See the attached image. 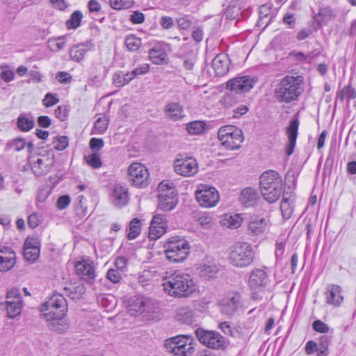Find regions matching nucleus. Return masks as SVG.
Returning a JSON list of instances; mask_svg holds the SVG:
<instances>
[{"label": "nucleus", "mask_w": 356, "mask_h": 356, "mask_svg": "<svg viewBox=\"0 0 356 356\" xmlns=\"http://www.w3.org/2000/svg\"><path fill=\"white\" fill-rule=\"evenodd\" d=\"M162 286L163 291L174 298H188L197 289L191 275L179 271L166 276Z\"/></svg>", "instance_id": "nucleus-1"}, {"label": "nucleus", "mask_w": 356, "mask_h": 356, "mask_svg": "<svg viewBox=\"0 0 356 356\" xmlns=\"http://www.w3.org/2000/svg\"><path fill=\"white\" fill-rule=\"evenodd\" d=\"M303 77L287 75L282 78L274 90V97L280 103L295 101L302 92Z\"/></svg>", "instance_id": "nucleus-2"}, {"label": "nucleus", "mask_w": 356, "mask_h": 356, "mask_svg": "<svg viewBox=\"0 0 356 356\" xmlns=\"http://www.w3.org/2000/svg\"><path fill=\"white\" fill-rule=\"evenodd\" d=\"M259 185L263 197L269 203L275 202L282 193V178L275 170H269L263 172L260 176Z\"/></svg>", "instance_id": "nucleus-3"}, {"label": "nucleus", "mask_w": 356, "mask_h": 356, "mask_svg": "<svg viewBox=\"0 0 356 356\" xmlns=\"http://www.w3.org/2000/svg\"><path fill=\"white\" fill-rule=\"evenodd\" d=\"M164 248L167 259L173 263L184 261L190 252L188 242L178 236L170 238L165 243Z\"/></svg>", "instance_id": "nucleus-4"}, {"label": "nucleus", "mask_w": 356, "mask_h": 356, "mask_svg": "<svg viewBox=\"0 0 356 356\" xmlns=\"http://www.w3.org/2000/svg\"><path fill=\"white\" fill-rule=\"evenodd\" d=\"M254 253L251 244L238 242L232 248L229 254L230 263L238 268L249 266L254 261Z\"/></svg>", "instance_id": "nucleus-5"}, {"label": "nucleus", "mask_w": 356, "mask_h": 356, "mask_svg": "<svg viewBox=\"0 0 356 356\" xmlns=\"http://www.w3.org/2000/svg\"><path fill=\"white\" fill-rule=\"evenodd\" d=\"M166 351L174 356H191L195 351L193 340L188 335H178L165 339Z\"/></svg>", "instance_id": "nucleus-6"}, {"label": "nucleus", "mask_w": 356, "mask_h": 356, "mask_svg": "<svg viewBox=\"0 0 356 356\" xmlns=\"http://www.w3.org/2000/svg\"><path fill=\"white\" fill-rule=\"evenodd\" d=\"M218 137L222 145L229 150L238 149L244 140L243 131L234 125H225L220 127Z\"/></svg>", "instance_id": "nucleus-7"}, {"label": "nucleus", "mask_w": 356, "mask_h": 356, "mask_svg": "<svg viewBox=\"0 0 356 356\" xmlns=\"http://www.w3.org/2000/svg\"><path fill=\"white\" fill-rule=\"evenodd\" d=\"M54 302H58V307L62 308L63 310L57 312L56 316L51 313L44 314H43V318L45 319L49 330L52 332L61 333L65 332L69 327L66 318L67 309L65 308L64 301H63L62 298L60 299V302H50L49 305H50L51 309H53L52 304H54Z\"/></svg>", "instance_id": "nucleus-8"}, {"label": "nucleus", "mask_w": 356, "mask_h": 356, "mask_svg": "<svg viewBox=\"0 0 356 356\" xmlns=\"http://www.w3.org/2000/svg\"><path fill=\"white\" fill-rule=\"evenodd\" d=\"M158 190V209L163 211L173 209L177 203V193L173 184L162 181L159 184Z\"/></svg>", "instance_id": "nucleus-9"}, {"label": "nucleus", "mask_w": 356, "mask_h": 356, "mask_svg": "<svg viewBox=\"0 0 356 356\" xmlns=\"http://www.w3.org/2000/svg\"><path fill=\"white\" fill-rule=\"evenodd\" d=\"M129 180L137 188H145L149 184V174L147 168L140 163H133L128 168Z\"/></svg>", "instance_id": "nucleus-10"}, {"label": "nucleus", "mask_w": 356, "mask_h": 356, "mask_svg": "<svg viewBox=\"0 0 356 356\" xmlns=\"http://www.w3.org/2000/svg\"><path fill=\"white\" fill-rule=\"evenodd\" d=\"M195 197L200 205L206 208L215 207L220 200L216 188L207 185L200 186L195 192Z\"/></svg>", "instance_id": "nucleus-11"}, {"label": "nucleus", "mask_w": 356, "mask_h": 356, "mask_svg": "<svg viewBox=\"0 0 356 356\" xmlns=\"http://www.w3.org/2000/svg\"><path fill=\"white\" fill-rule=\"evenodd\" d=\"M195 333L200 342L210 348L219 349L225 345L224 337L218 332L198 328L196 330Z\"/></svg>", "instance_id": "nucleus-12"}, {"label": "nucleus", "mask_w": 356, "mask_h": 356, "mask_svg": "<svg viewBox=\"0 0 356 356\" xmlns=\"http://www.w3.org/2000/svg\"><path fill=\"white\" fill-rule=\"evenodd\" d=\"M54 163V154L51 151L46 154H40L39 157L31 164V170L37 177L49 173Z\"/></svg>", "instance_id": "nucleus-13"}, {"label": "nucleus", "mask_w": 356, "mask_h": 356, "mask_svg": "<svg viewBox=\"0 0 356 356\" xmlns=\"http://www.w3.org/2000/svg\"><path fill=\"white\" fill-rule=\"evenodd\" d=\"M175 172L183 177H191L198 172V163L192 157L178 158L173 164Z\"/></svg>", "instance_id": "nucleus-14"}, {"label": "nucleus", "mask_w": 356, "mask_h": 356, "mask_svg": "<svg viewBox=\"0 0 356 356\" xmlns=\"http://www.w3.org/2000/svg\"><path fill=\"white\" fill-rule=\"evenodd\" d=\"M257 82L254 76H241L229 80L227 82V89L236 91L241 94L250 91Z\"/></svg>", "instance_id": "nucleus-15"}, {"label": "nucleus", "mask_w": 356, "mask_h": 356, "mask_svg": "<svg viewBox=\"0 0 356 356\" xmlns=\"http://www.w3.org/2000/svg\"><path fill=\"white\" fill-rule=\"evenodd\" d=\"M76 275L89 284H92L95 278L93 263L90 260L82 259L75 263Z\"/></svg>", "instance_id": "nucleus-16"}, {"label": "nucleus", "mask_w": 356, "mask_h": 356, "mask_svg": "<svg viewBox=\"0 0 356 356\" xmlns=\"http://www.w3.org/2000/svg\"><path fill=\"white\" fill-rule=\"evenodd\" d=\"M155 302L145 298H137L129 305V312L132 316H137L144 312L154 313Z\"/></svg>", "instance_id": "nucleus-17"}, {"label": "nucleus", "mask_w": 356, "mask_h": 356, "mask_svg": "<svg viewBox=\"0 0 356 356\" xmlns=\"http://www.w3.org/2000/svg\"><path fill=\"white\" fill-rule=\"evenodd\" d=\"M240 302L241 296L239 293H228L220 302L221 313L229 316H232L238 309Z\"/></svg>", "instance_id": "nucleus-18"}, {"label": "nucleus", "mask_w": 356, "mask_h": 356, "mask_svg": "<svg viewBox=\"0 0 356 356\" xmlns=\"http://www.w3.org/2000/svg\"><path fill=\"white\" fill-rule=\"evenodd\" d=\"M40 240L38 237L29 236L24 245V257L29 262L35 261L40 255Z\"/></svg>", "instance_id": "nucleus-19"}, {"label": "nucleus", "mask_w": 356, "mask_h": 356, "mask_svg": "<svg viewBox=\"0 0 356 356\" xmlns=\"http://www.w3.org/2000/svg\"><path fill=\"white\" fill-rule=\"evenodd\" d=\"M167 229V220L163 214H155L150 223L149 238L156 240L162 236Z\"/></svg>", "instance_id": "nucleus-20"}, {"label": "nucleus", "mask_w": 356, "mask_h": 356, "mask_svg": "<svg viewBox=\"0 0 356 356\" xmlns=\"http://www.w3.org/2000/svg\"><path fill=\"white\" fill-rule=\"evenodd\" d=\"M299 126L298 114L296 113L290 120L289 125L286 128V134L288 136L289 143L286 147L285 152L287 156L293 154L296 146L298 136V129Z\"/></svg>", "instance_id": "nucleus-21"}, {"label": "nucleus", "mask_w": 356, "mask_h": 356, "mask_svg": "<svg viewBox=\"0 0 356 356\" xmlns=\"http://www.w3.org/2000/svg\"><path fill=\"white\" fill-rule=\"evenodd\" d=\"M111 200L117 207L120 208L125 206L129 202L128 188L120 184H114Z\"/></svg>", "instance_id": "nucleus-22"}, {"label": "nucleus", "mask_w": 356, "mask_h": 356, "mask_svg": "<svg viewBox=\"0 0 356 356\" xmlns=\"http://www.w3.org/2000/svg\"><path fill=\"white\" fill-rule=\"evenodd\" d=\"M0 253L4 254V255H0V271L10 270L15 264V253L8 247H1Z\"/></svg>", "instance_id": "nucleus-23"}, {"label": "nucleus", "mask_w": 356, "mask_h": 356, "mask_svg": "<svg viewBox=\"0 0 356 356\" xmlns=\"http://www.w3.org/2000/svg\"><path fill=\"white\" fill-rule=\"evenodd\" d=\"M269 226L268 218L256 217L248 223V234L252 236L263 234Z\"/></svg>", "instance_id": "nucleus-24"}, {"label": "nucleus", "mask_w": 356, "mask_h": 356, "mask_svg": "<svg viewBox=\"0 0 356 356\" xmlns=\"http://www.w3.org/2000/svg\"><path fill=\"white\" fill-rule=\"evenodd\" d=\"M268 282V276L266 273L260 268L253 269L249 276V286L252 289L265 287Z\"/></svg>", "instance_id": "nucleus-25"}, {"label": "nucleus", "mask_w": 356, "mask_h": 356, "mask_svg": "<svg viewBox=\"0 0 356 356\" xmlns=\"http://www.w3.org/2000/svg\"><path fill=\"white\" fill-rule=\"evenodd\" d=\"M61 298H62L63 301H64L65 308L67 309V301H66L65 298L63 297V296L58 294V293H55L41 306L40 312H41L42 318H43V314H44L51 313V314H55V316H56L57 312H59L61 310H63L62 308L58 307V306H59L58 302H57V303L54 302V304H52V306H54V307H52V308H54V309H51L50 305H49L50 302H55V301L60 302V299H61Z\"/></svg>", "instance_id": "nucleus-26"}, {"label": "nucleus", "mask_w": 356, "mask_h": 356, "mask_svg": "<svg viewBox=\"0 0 356 356\" xmlns=\"http://www.w3.org/2000/svg\"><path fill=\"white\" fill-rule=\"evenodd\" d=\"M211 65L216 74L222 76L229 71V60L226 55L218 54L213 59Z\"/></svg>", "instance_id": "nucleus-27"}, {"label": "nucleus", "mask_w": 356, "mask_h": 356, "mask_svg": "<svg viewBox=\"0 0 356 356\" xmlns=\"http://www.w3.org/2000/svg\"><path fill=\"white\" fill-rule=\"evenodd\" d=\"M259 198L256 189L250 187L245 188L241 191L239 200L246 207L254 206Z\"/></svg>", "instance_id": "nucleus-28"}, {"label": "nucleus", "mask_w": 356, "mask_h": 356, "mask_svg": "<svg viewBox=\"0 0 356 356\" xmlns=\"http://www.w3.org/2000/svg\"><path fill=\"white\" fill-rule=\"evenodd\" d=\"M92 47V43L86 42L73 46L70 51V58L76 62L82 60L86 52Z\"/></svg>", "instance_id": "nucleus-29"}, {"label": "nucleus", "mask_w": 356, "mask_h": 356, "mask_svg": "<svg viewBox=\"0 0 356 356\" xmlns=\"http://www.w3.org/2000/svg\"><path fill=\"white\" fill-rule=\"evenodd\" d=\"M164 112L167 118L173 121L179 120L184 116L182 106L176 102L168 104L165 107Z\"/></svg>", "instance_id": "nucleus-30"}, {"label": "nucleus", "mask_w": 356, "mask_h": 356, "mask_svg": "<svg viewBox=\"0 0 356 356\" xmlns=\"http://www.w3.org/2000/svg\"><path fill=\"white\" fill-rule=\"evenodd\" d=\"M22 300L16 299L13 300H6V310L8 316L10 318H15L22 312Z\"/></svg>", "instance_id": "nucleus-31"}, {"label": "nucleus", "mask_w": 356, "mask_h": 356, "mask_svg": "<svg viewBox=\"0 0 356 356\" xmlns=\"http://www.w3.org/2000/svg\"><path fill=\"white\" fill-rule=\"evenodd\" d=\"M167 54L164 49L160 47H153L149 51V60L154 64L163 63L166 59Z\"/></svg>", "instance_id": "nucleus-32"}, {"label": "nucleus", "mask_w": 356, "mask_h": 356, "mask_svg": "<svg viewBox=\"0 0 356 356\" xmlns=\"http://www.w3.org/2000/svg\"><path fill=\"white\" fill-rule=\"evenodd\" d=\"M197 273L200 277L205 279H211L216 277L218 273L216 266L213 264H203L200 265L197 268Z\"/></svg>", "instance_id": "nucleus-33"}, {"label": "nucleus", "mask_w": 356, "mask_h": 356, "mask_svg": "<svg viewBox=\"0 0 356 356\" xmlns=\"http://www.w3.org/2000/svg\"><path fill=\"white\" fill-rule=\"evenodd\" d=\"M243 218L240 215H225L221 223L231 229H236L241 225Z\"/></svg>", "instance_id": "nucleus-34"}, {"label": "nucleus", "mask_w": 356, "mask_h": 356, "mask_svg": "<svg viewBox=\"0 0 356 356\" xmlns=\"http://www.w3.org/2000/svg\"><path fill=\"white\" fill-rule=\"evenodd\" d=\"M17 127L22 131H30L34 126L33 118L27 117L25 114H21L17 121Z\"/></svg>", "instance_id": "nucleus-35"}, {"label": "nucleus", "mask_w": 356, "mask_h": 356, "mask_svg": "<svg viewBox=\"0 0 356 356\" xmlns=\"http://www.w3.org/2000/svg\"><path fill=\"white\" fill-rule=\"evenodd\" d=\"M26 145L25 140L22 138H17L7 142L5 151H15L19 152L24 148Z\"/></svg>", "instance_id": "nucleus-36"}, {"label": "nucleus", "mask_w": 356, "mask_h": 356, "mask_svg": "<svg viewBox=\"0 0 356 356\" xmlns=\"http://www.w3.org/2000/svg\"><path fill=\"white\" fill-rule=\"evenodd\" d=\"M140 220L138 218H134L129 223V228L127 234L128 239L132 240L136 238L140 234Z\"/></svg>", "instance_id": "nucleus-37"}, {"label": "nucleus", "mask_w": 356, "mask_h": 356, "mask_svg": "<svg viewBox=\"0 0 356 356\" xmlns=\"http://www.w3.org/2000/svg\"><path fill=\"white\" fill-rule=\"evenodd\" d=\"M125 45L129 51H136L142 45L141 39L135 35H129L125 38Z\"/></svg>", "instance_id": "nucleus-38"}, {"label": "nucleus", "mask_w": 356, "mask_h": 356, "mask_svg": "<svg viewBox=\"0 0 356 356\" xmlns=\"http://www.w3.org/2000/svg\"><path fill=\"white\" fill-rule=\"evenodd\" d=\"M108 119L106 116L99 118L95 122L92 131L93 134H103L108 129Z\"/></svg>", "instance_id": "nucleus-39"}, {"label": "nucleus", "mask_w": 356, "mask_h": 356, "mask_svg": "<svg viewBox=\"0 0 356 356\" xmlns=\"http://www.w3.org/2000/svg\"><path fill=\"white\" fill-rule=\"evenodd\" d=\"M83 18L82 13L79 10L74 11L70 18L66 22V26L68 29H76L80 24Z\"/></svg>", "instance_id": "nucleus-40"}, {"label": "nucleus", "mask_w": 356, "mask_h": 356, "mask_svg": "<svg viewBox=\"0 0 356 356\" xmlns=\"http://www.w3.org/2000/svg\"><path fill=\"white\" fill-rule=\"evenodd\" d=\"M238 95L239 94L236 93V91L229 90L224 95L220 102L226 107H231L238 102Z\"/></svg>", "instance_id": "nucleus-41"}, {"label": "nucleus", "mask_w": 356, "mask_h": 356, "mask_svg": "<svg viewBox=\"0 0 356 356\" xmlns=\"http://www.w3.org/2000/svg\"><path fill=\"white\" fill-rule=\"evenodd\" d=\"M84 159L86 163L93 168H99L102 165L100 155L97 152L85 155Z\"/></svg>", "instance_id": "nucleus-42"}, {"label": "nucleus", "mask_w": 356, "mask_h": 356, "mask_svg": "<svg viewBox=\"0 0 356 356\" xmlns=\"http://www.w3.org/2000/svg\"><path fill=\"white\" fill-rule=\"evenodd\" d=\"M204 126L202 121H193L187 124L186 129L191 134H200L204 130Z\"/></svg>", "instance_id": "nucleus-43"}, {"label": "nucleus", "mask_w": 356, "mask_h": 356, "mask_svg": "<svg viewBox=\"0 0 356 356\" xmlns=\"http://www.w3.org/2000/svg\"><path fill=\"white\" fill-rule=\"evenodd\" d=\"M280 209L282 211V216L285 219H289L293 211L291 203L286 197H283L281 202Z\"/></svg>", "instance_id": "nucleus-44"}, {"label": "nucleus", "mask_w": 356, "mask_h": 356, "mask_svg": "<svg viewBox=\"0 0 356 356\" xmlns=\"http://www.w3.org/2000/svg\"><path fill=\"white\" fill-rule=\"evenodd\" d=\"M183 67L186 70L191 71L193 70L196 62V56L191 51L182 57Z\"/></svg>", "instance_id": "nucleus-45"}, {"label": "nucleus", "mask_w": 356, "mask_h": 356, "mask_svg": "<svg viewBox=\"0 0 356 356\" xmlns=\"http://www.w3.org/2000/svg\"><path fill=\"white\" fill-rule=\"evenodd\" d=\"M319 16L321 17V24L325 25L327 24L333 17V10L332 8L327 7L322 8L319 12Z\"/></svg>", "instance_id": "nucleus-46"}, {"label": "nucleus", "mask_w": 356, "mask_h": 356, "mask_svg": "<svg viewBox=\"0 0 356 356\" xmlns=\"http://www.w3.org/2000/svg\"><path fill=\"white\" fill-rule=\"evenodd\" d=\"M65 36L58 37L57 39L49 40L48 41L49 47L52 51H59L64 48L65 45Z\"/></svg>", "instance_id": "nucleus-47"}, {"label": "nucleus", "mask_w": 356, "mask_h": 356, "mask_svg": "<svg viewBox=\"0 0 356 356\" xmlns=\"http://www.w3.org/2000/svg\"><path fill=\"white\" fill-rule=\"evenodd\" d=\"M54 147L58 150H64L68 145V138L65 136H58L54 138Z\"/></svg>", "instance_id": "nucleus-48"}, {"label": "nucleus", "mask_w": 356, "mask_h": 356, "mask_svg": "<svg viewBox=\"0 0 356 356\" xmlns=\"http://www.w3.org/2000/svg\"><path fill=\"white\" fill-rule=\"evenodd\" d=\"M267 9V7L265 6H262L260 8V17L258 21L259 26L264 25V28L270 23L273 16L271 15H269L268 13H265L264 15H262L266 10Z\"/></svg>", "instance_id": "nucleus-49"}, {"label": "nucleus", "mask_w": 356, "mask_h": 356, "mask_svg": "<svg viewBox=\"0 0 356 356\" xmlns=\"http://www.w3.org/2000/svg\"><path fill=\"white\" fill-rule=\"evenodd\" d=\"M59 102V99L57 97L56 94L47 93L45 95L44 98L42 100V104L46 107H50L56 104Z\"/></svg>", "instance_id": "nucleus-50"}, {"label": "nucleus", "mask_w": 356, "mask_h": 356, "mask_svg": "<svg viewBox=\"0 0 356 356\" xmlns=\"http://www.w3.org/2000/svg\"><path fill=\"white\" fill-rule=\"evenodd\" d=\"M84 199L83 195H78L74 203V208L77 215H86V207H83V200Z\"/></svg>", "instance_id": "nucleus-51"}, {"label": "nucleus", "mask_w": 356, "mask_h": 356, "mask_svg": "<svg viewBox=\"0 0 356 356\" xmlns=\"http://www.w3.org/2000/svg\"><path fill=\"white\" fill-rule=\"evenodd\" d=\"M42 216L38 213H31L28 218V224L31 228H35L41 222Z\"/></svg>", "instance_id": "nucleus-52"}, {"label": "nucleus", "mask_w": 356, "mask_h": 356, "mask_svg": "<svg viewBox=\"0 0 356 356\" xmlns=\"http://www.w3.org/2000/svg\"><path fill=\"white\" fill-rule=\"evenodd\" d=\"M55 115L60 121H64L68 116V109L65 106H59L55 109Z\"/></svg>", "instance_id": "nucleus-53"}, {"label": "nucleus", "mask_w": 356, "mask_h": 356, "mask_svg": "<svg viewBox=\"0 0 356 356\" xmlns=\"http://www.w3.org/2000/svg\"><path fill=\"white\" fill-rule=\"evenodd\" d=\"M240 9L237 6H229L225 12V15L227 19H235L239 15Z\"/></svg>", "instance_id": "nucleus-54"}, {"label": "nucleus", "mask_w": 356, "mask_h": 356, "mask_svg": "<svg viewBox=\"0 0 356 356\" xmlns=\"http://www.w3.org/2000/svg\"><path fill=\"white\" fill-rule=\"evenodd\" d=\"M104 145V143L102 138H92L90 140L89 146L92 151H99L102 149Z\"/></svg>", "instance_id": "nucleus-55"}, {"label": "nucleus", "mask_w": 356, "mask_h": 356, "mask_svg": "<svg viewBox=\"0 0 356 356\" xmlns=\"http://www.w3.org/2000/svg\"><path fill=\"white\" fill-rule=\"evenodd\" d=\"M313 329L320 333H326L329 330V327L327 324L321 320H316L312 323Z\"/></svg>", "instance_id": "nucleus-56"}, {"label": "nucleus", "mask_w": 356, "mask_h": 356, "mask_svg": "<svg viewBox=\"0 0 356 356\" xmlns=\"http://www.w3.org/2000/svg\"><path fill=\"white\" fill-rule=\"evenodd\" d=\"M178 26L183 30H186L192 25V21L188 16H184L177 19Z\"/></svg>", "instance_id": "nucleus-57"}, {"label": "nucleus", "mask_w": 356, "mask_h": 356, "mask_svg": "<svg viewBox=\"0 0 356 356\" xmlns=\"http://www.w3.org/2000/svg\"><path fill=\"white\" fill-rule=\"evenodd\" d=\"M70 201L71 198L69 195H62L58 199L56 206L60 210L65 209L70 204Z\"/></svg>", "instance_id": "nucleus-58"}, {"label": "nucleus", "mask_w": 356, "mask_h": 356, "mask_svg": "<svg viewBox=\"0 0 356 356\" xmlns=\"http://www.w3.org/2000/svg\"><path fill=\"white\" fill-rule=\"evenodd\" d=\"M106 277L112 282L118 283L121 279V274L119 273L118 270L111 268L108 270Z\"/></svg>", "instance_id": "nucleus-59"}, {"label": "nucleus", "mask_w": 356, "mask_h": 356, "mask_svg": "<svg viewBox=\"0 0 356 356\" xmlns=\"http://www.w3.org/2000/svg\"><path fill=\"white\" fill-rule=\"evenodd\" d=\"M145 20V15L140 11H134L130 16V21L133 24H142Z\"/></svg>", "instance_id": "nucleus-60"}, {"label": "nucleus", "mask_w": 356, "mask_h": 356, "mask_svg": "<svg viewBox=\"0 0 356 356\" xmlns=\"http://www.w3.org/2000/svg\"><path fill=\"white\" fill-rule=\"evenodd\" d=\"M124 73L119 72L114 74L113 83L116 87H122L125 85Z\"/></svg>", "instance_id": "nucleus-61"}, {"label": "nucleus", "mask_w": 356, "mask_h": 356, "mask_svg": "<svg viewBox=\"0 0 356 356\" xmlns=\"http://www.w3.org/2000/svg\"><path fill=\"white\" fill-rule=\"evenodd\" d=\"M184 323L190 324L193 321V313L191 310H183L179 314Z\"/></svg>", "instance_id": "nucleus-62"}, {"label": "nucleus", "mask_w": 356, "mask_h": 356, "mask_svg": "<svg viewBox=\"0 0 356 356\" xmlns=\"http://www.w3.org/2000/svg\"><path fill=\"white\" fill-rule=\"evenodd\" d=\"M56 78L60 83H69L72 79V76L66 72H59Z\"/></svg>", "instance_id": "nucleus-63"}, {"label": "nucleus", "mask_w": 356, "mask_h": 356, "mask_svg": "<svg viewBox=\"0 0 356 356\" xmlns=\"http://www.w3.org/2000/svg\"><path fill=\"white\" fill-rule=\"evenodd\" d=\"M149 70V66L148 64H143L140 66L136 67L131 72L132 74L136 76H138L139 75L145 74H146Z\"/></svg>", "instance_id": "nucleus-64"}]
</instances>
